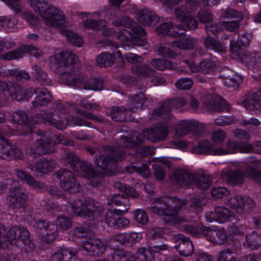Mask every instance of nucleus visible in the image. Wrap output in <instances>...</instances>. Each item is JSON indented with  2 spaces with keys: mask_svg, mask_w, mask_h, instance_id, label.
Returning <instances> with one entry per match:
<instances>
[{
  "mask_svg": "<svg viewBox=\"0 0 261 261\" xmlns=\"http://www.w3.org/2000/svg\"><path fill=\"white\" fill-rule=\"evenodd\" d=\"M185 204L184 201L176 197H159L152 199V205L148 209L159 216H164L163 221L166 224L174 225L188 221L185 217L177 216Z\"/></svg>",
  "mask_w": 261,
  "mask_h": 261,
  "instance_id": "obj_1",
  "label": "nucleus"
},
{
  "mask_svg": "<svg viewBox=\"0 0 261 261\" xmlns=\"http://www.w3.org/2000/svg\"><path fill=\"white\" fill-rule=\"evenodd\" d=\"M50 60L55 72L60 75L61 82L69 86L80 71L77 56L70 51H59L50 57Z\"/></svg>",
  "mask_w": 261,
  "mask_h": 261,
  "instance_id": "obj_2",
  "label": "nucleus"
},
{
  "mask_svg": "<svg viewBox=\"0 0 261 261\" xmlns=\"http://www.w3.org/2000/svg\"><path fill=\"white\" fill-rule=\"evenodd\" d=\"M28 3L48 27L64 28L68 25L61 10L48 4L45 0H27Z\"/></svg>",
  "mask_w": 261,
  "mask_h": 261,
  "instance_id": "obj_3",
  "label": "nucleus"
},
{
  "mask_svg": "<svg viewBox=\"0 0 261 261\" xmlns=\"http://www.w3.org/2000/svg\"><path fill=\"white\" fill-rule=\"evenodd\" d=\"M41 115L44 122L60 130L66 129L68 125L92 127L85 119L66 114L65 108L60 105H57L53 112H45Z\"/></svg>",
  "mask_w": 261,
  "mask_h": 261,
  "instance_id": "obj_4",
  "label": "nucleus"
},
{
  "mask_svg": "<svg viewBox=\"0 0 261 261\" xmlns=\"http://www.w3.org/2000/svg\"><path fill=\"white\" fill-rule=\"evenodd\" d=\"M36 135H39L38 139L34 146H31L28 150V153L34 158L40 155L51 153L54 151L53 143L62 144L69 146H73V141L66 140L63 136H56L49 132L37 133Z\"/></svg>",
  "mask_w": 261,
  "mask_h": 261,
  "instance_id": "obj_5",
  "label": "nucleus"
},
{
  "mask_svg": "<svg viewBox=\"0 0 261 261\" xmlns=\"http://www.w3.org/2000/svg\"><path fill=\"white\" fill-rule=\"evenodd\" d=\"M99 151L101 154L95 157L94 163L109 174H112L116 169L118 161L124 159L125 156L123 150L110 145L101 146Z\"/></svg>",
  "mask_w": 261,
  "mask_h": 261,
  "instance_id": "obj_6",
  "label": "nucleus"
},
{
  "mask_svg": "<svg viewBox=\"0 0 261 261\" xmlns=\"http://www.w3.org/2000/svg\"><path fill=\"white\" fill-rule=\"evenodd\" d=\"M170 179L181 187H187L194 184L201 190L207 189L212 182L211 178L208 175L193 173L185 169L176 170L170 176Z\"/></svg>",
  "mask_w": 261,
  "mask_h": 261,
  "instance_id": "obj_7",
  "label": "nucleus"
},
{
  "mask_svg": "<svg viewBox=\"0 0 261 261\" xmlns=\"http://www.w3.org/2000/svg\"><path fill=\"white\" fill-rule=\"evenodd\" d=\"M9 244H15L28 252L35 248L34 243L30 239L29 231L24 227L16 226L9 230L6 238L4 236L0 237V247L7 248Z\"/></svg>",
  "mask_w": 261,
  "mask_h": 261,
  "instance_id": "obj_8",
  "label": "nucleus"
},
{
  "mask_svg": "<svg viewBox=\"0 0 261 261\" xmlns=\"http://www.w3.org/2000/svg\"><path fill=\"white\" fill-rule=\"evenodd\" d=\"M71 208L75 215L89 220L93 219L95 215L104 211L101 204L91 199H86L84 201L81 199L75 200L72 203Z\"/></svg>",
  "mask_w": 261,
  "mask_h": 261,
  "instance_id": "obj_9",
  "label": "nucleus"
},
{
  "mask_svg": "<svg viewBox=\"0 0 261 261\" xmlns=\"http://www.w3.org/2000/svg\"><path fill=\"white\" fill-rule=\"evenodd\" d=\"M254 167H248V165H246V169L244 170H233L232 169L226 168L224 169L220 174L221 177L223 180L227 184L232 185L233 186H238L243 184L245 175L246 173L252 178L250 175L249 172L250 169L256 170V168H261V162H256L254 163Z\"/></svg>",
  "mask_w": 261,
  "mask_h": 261,
  "instance_id": "obj_10",
  "label": "nucleus"
},
{
  "mask_svg": "<svg viewBox=\"0 0 261 261\" xmlns=\"http://www.w3.org/2000/svg\"><path fill=\"white\" fill-rule=\"evenodd\" d=\"M186 100L184 97H176L172 100L165 101L160 108L154 111L151 118L160 120L161 122H165L171 120L172 115L170 111L173 109H178L185 106Z\"/></svg>",
  "mask_w": 261,
  "mask_h": 261,
  "instance_id": "obj_11",
  "label": "nucleus"
},
{
  "mask_svg": "<svg viewBox=\"0 0 261 261\" xmlns=\"http://www.w3.org/2000/svg\"><path fill=\"white\" fill-rule=\"evenodd\" d=\"M227 205L237 213L243 215L248 210H252L255 206L253 200L247 196H235L227 201Z\"/></svg>",
  "mask_w": 261,
  "mask_h": 261,
  "instance_id": "obj_12",
  "label": "nucleus"
},
{
  "mask_svg": "<svg viewBox=\"0 0 261 261\" xmlns=\"http://www.w3.org/2000/svg\"><path fill=\"white\" fill-rule=\"evenodd\" d=\"M60 186L65 191L70 193L79 192L80 185L74 178L73 173L66 169H61L58 173Z\"/></svg>",
  "mask_w": 261,
  "mask_h": 261,
  "instance_id": "obj_13",
  "label": "nucleus"
},
{
  "mask_svg": "<svg viewBox=\"0 0 261 261\" xmlns=\"http://www.w3.org/2000/svg\"><path fill=\"white\" fill-rule=\"evenodd\" d=\"M191 13L187 8V6L182 5L176 8L175 14L176 19L182 22V24L178 25V27L181 28L179 30L188 31L194 30L197 28V22L190 15Z\"/></svg>",
  "mask_w": 261,
  "mask_h": 261,
  "instance_id": "obj_14",
  "label": "nucleus"
},
{
  "mask_svg": "<svg viewBox=\"0 0 261 261\" xmlns=\"http://www.w3.org/2000/svg\"><path fill=\"white\" fill-rule=\"evenodd\" d=\"M34 228L37 233L46 239L47 243L52 242L58 236L57 226L46 220L39 219L36 221Z\"/></svg>",
  "mask_w": 261,
  "mask_h": 261,
  "instance_id": "obj_15",
  "label": "nucleus"
},
{
  "mask_svg": "<svg viewBox=\"0 0 261 261\" xmlns=\"http://www.w3.org/2000/svg\"><path fill=\"white\" fill-rule=\"evenodd\" d=\"M81 248L93 256H99L103 254L107 247V242L98 238H90L82 242Z\"/></svg>",
  "mask_w": 261,
  "mask_h": 261,
  "instance_id": "obj_16",
  "label": "nucleus"
},
{
  "mask_svg": "<svg viewBox=\"0 0 261 261\" xmlns=\"http://www.w3.org/2000/svg\"><path fill=\"white\" fill-rule=\"evenodd\" d=\"M69 86L94 90H101L102 88V84L99 79H88L85 74L80 71L76 74Z\"/></svg>",
  "mask_w": 261,
  "mask_h": 261,
  "instance_id": "obj_17",
  "label": "nucleus"
},
{
  "mask_svg": "<svg viewBox=\"0 0 261 261\" xmlns=\"http://www.w3.org/2000/svg\"><path fill=\"white\" fill-rule=\"evenodd\" d=\"M22 152L15 145L10 144L9 141L0 132V158L4 159H21Z\"/></svg>",
  "mask_w": 261,
  "mask_h": 261,
  "instance_id": "obj_18",
  "label": "nucleus"
},
{
  "mask_svg": "<svg viewBox=\"0 0 261 261\" xmlns=\"http://www.w3.org/2000/svg\"><path fill=\"white\" fill-rule=\"evenodd\" d=\"M175 130L177 136L182 137L190 132L195 134H200L203 130V126L202 124L195 120H184L175 124Z\"/></svg>",
  "mask_w": 261,
  "mask_h": 261,
  "instance_id": "obj_19",
  "label": "nucleus"
},
{
  "mask_svg": "<svg viewBox=\"0 0 261 261\" xmlns=\"http://www.w3.org/2000/svg\"><path fill=\"white\" fill-rule=\"evenodd\" d=\"M203 236L211 243L223 245L227 243L228 237L225 229L216 227H205L203 230Z\"/></svg>",
  "mask_w": 261,
  "mask_h": 261,
  "instance_id": "obj_20",
  "label": "nucleus"
},
{
  "mask_svg": "<svg viewBox=\"0 0 261 261\" xmlns=\"http://www.w3.org/2000/svg\"><path fill=\"white\" fill-rule=\"evenodd\" d=\"M28 195L24 189L15 188L12 189L8 197L10 206L12 208H24L28 201Z\"/></svg>",
  "mask_w": 261,
  "mask_h": 261,
  "instance_id": "obj_21",
  "label": "nucleus"
},
{
  "mask_svg": "<svg viewBox=\"0 0 261 261\" xmlns=\"http://www.w3.org/2000/svg\"><path fill=\"white\" fill-rule=\"evenodd\" d=\"M169 126L167 124H159L150 129H144L142 135L148 140L156 142L164 140L168 135Z\"/></svg>",
  "mask_w": 261,
  "mask_h": 261,
  "instance_id": "obj_22",
  "label": "nucleus"
},
{
  "mask_svg": "<svg viewBox=\"0 0 261 261\" xmlns=\"http://www.w3.org/2000/svg\"><path fill=\"white\" fill-rule=\"evenodd\" d=\"M205 109L211 113H219L223 111H229L228 103L220 96H208L204 101Z\"/></svg>",
  "mask_w": 261,
  "mask_h": 261,
  "instance_id": "obj_23",
  "label": "nucleus"
},
{
  "mask_svg": "<svg viewBox=\"0 0 261 261\" xmlns=\"http://www.w3.org/2000/svg\"><path fill=\"white\" fill-rule=\"evenodd\" d=\"M174 239L177 243L175 248L180 255L188 257L193 254L194 246L190 238L181 234H177L174 236Z\"/></svg>",
  "mask_w": 261,
  "mask_h": 261,
  "instance_id": "obj_24",
  "label": "nucleus"
},
{
  "mask_svg": "<svg viewBox=\"0 0 261 261\" xmlns=\"http://www.w3.org/2000/svg\"><path fill=\"white\" fill-rule=\"evenodd\" d=\"M188 66L192 72H199L203 74L212 73L216 68V64L210 59H205L200 62L199 64L189 61H184Z\"/></svg>",
  "mask_w": 261,
  "mask_h": 261,
  "instance_id": "obj_25",
  "label": "nucleus"
},
{
  "mask_svg": "<svg viewBox=\"0 0 261 261\" xmlns=\"http://www.w3.org/2000/svg\"><path fill=\"white\" fill-rule=\"evenodd\" d=\"M122 213L117 211H108L105 216L106 222L111 227L118 229L128 226L130 221L129 219L122 217Z\"/></svg>",
  "mask_w": 261,
  "mask_h": 261,
  "instance_id": "obj_26",
  "label": "nucleus"
},
{
  "mask_svg": "<svg viewBox=\"0 0 261 261\" xmlns=\"http://www.w3.org/2000/svg\"><path fill=\"white\" fill-rule=\"evenodd\" d=\"M27 52H29L31 55L38 57L41 55V51L37 50L33 46L24 45L21 47L14 49L4 55V58L7 60L18 59L24 56Z\"/></svg>",
  "mask_w": 261,
  "mask_h": 261,
  "instance_id": "obj_27",
  "label": "nucleus"
},
{
  "mask_svg": "<svg viewBox=\"0 0 261 261\" xmlns=\"http://www.w3.org/2000/svg\"><path fill=\"white\" fill-rule=\"evenodd\" d=\"M242 61L254 71H261V51L247 52L241 57Z\"/></svg>",
  "mask_w": 261,
  "mask_h": 261,
  "instance_id": "obj_28",
  "label": "nucleus"
},
{
  "mask_svg": "<svg viewBox=\"0 0 261 261\" xmlns=\"http://www.w3.org/2000/svg\"><path fill=\"white\" fill-rule=\"evenodd\" d=\"M146 100L147 98L143 92L129 96L127 101V108L129 112H137L143 109Z\"/></svg>",
  "mask_w": 261,
  "mask_h": 261,
  "instance_id": "obj_29",
  "label": "nucleus"
},
{
  "mask_svg": "<svg viewBox=\"0 0 261 261\" xmlns=\"http://www.w3.org/2000/svg\"><path fill=\"white\" fill-rule=\"evenodd\" d=\"M106 113L116 121L130 120V113L127 108L124 107H113L108 110Z\"/></svg>",
  "mask_w": 261,
  "mask_h": 261,
  "instance_id": "obj_30",
  "label": "nucleus"
},
{
  "mask_svg": "<svg viewBox=\"0 0 261 261\" xmlns=\"http://www.w3.org/2000/svg\"><path fill=\"white\" fill-rule=\"evenodd\" d=\"M240 27V24L238 21H223L221 26L213 24L211 25H206L205 29L206 32L215 33L219 31L225 30L228 32H236Z\"/></svg>",
  "mask_w": 261,
  "mask_h": 261,
  "instance_id": "obj_31",
  "label": "nucleus"
},
{
  "mask_svg": "<svg viewBox=\"0 0 261 261\" xmlns=\"http://www.w3.org/2000/svg\"><path fill=\"white\" fill-rule=\"evenodd\" d=\"M109 205H115L120 207L118 210H115L113 211L119 212L122 214L126 213L129 209L130 204L128 198H125L120 194H114L109 198L108 201Z\"/></svg>",
  "mask_w": 261,
  "mask_h": 261,
  "instance_id": "obj_32",
  "label": "nucleus"
},
{
  "mask_svg": "<svg viewBox=\"0 0 261 261\" xmlns=\"http://www.w3.org/2000/svg\"><path fill=\"white\" fill-rule=\"evenodd\" d=\"M109 205H115L120 207L118 210H115L113 211L119 212L122 214L126 213L129 209L130 204L128 198H125L120 194H114L109 198L108 201Z\"/></svg>",
  "mask_w": 261,
  "mask_h": 261,
  "instance_id": "obj_33",
  "label": "nucleus"
},
{
  "mask_svg": "<svg viewBox=\"0 0 261 261\" xmlns=\"http://www.w3.org/2000/svg\"><path fill=\"white\" fill-rule=\"evenodd\" d=\"M136 18L139 22L144 25H151L158 22L159 16L155 12L149 11L147 10L139 11L138 12Z\"/></svg>",
  "mask_w": 261,
  "mask_h": 261,
  "instance_id": "obj_34",
  "label": "nucleus"
},
{
  "mask_svg": "<svg viewBox=\"0 0 261 261\" xmlns=\"http://www.w3.org/2000/svg\"><path fill=\"white\" fill-rule=\"evenodd\" d=\"M252 39L251 34H239L237 40L230 42V50L232 53L237 54L241 46L248 45Z\"/></svg>",
  "mask_w": 261,
  "mask_h": 261,
  "instance_id": "obj_35",
  "label": "nucleus"
},
{
  "mask_svg": "<svg viewBox=\"0 0 261 261\" xmlns=\"http://www.w3.org/2000/svg\"><path fill=\"white\" fill-rule=\"evenodd\" d=\"M34 92L37 94L35 100L32 102L34 108H38L48 103L51 99L50 95L48 90L44 88H37Z\"/></svg>",
  "mask_w": 261,
  "mask_h": 261,
  "instance_id": "obj_36",
  "label": "nucleus"
},
{
  "mask_svg": "<svg viewBox=\"0 0 261 261\" xmlns=\"http://www.w3.org/2000/svg\"><path fill=\"white\" fill-rule=\"evenodd\" d=\"M179 35L178 39L172 42L173 46L181 49H191L195 45L196 41L191 38L187 37L184 34Z\"/></svg>",
  "mask_w": 261,
  "mask_h": 261,
  "instance_id": "obj_37",
  "label": "nucleus"
},
{
  "mask_svg": "<svg viewBox=\"0 0 261 261\" xmlns=\"http://www.w3.org/2000/svg\"><path fill=\"white\" fill-rule=\"evenodd\" d=\"M76 254L67 249H59L51 256L50 261H72Z\"/></svg>",
  "mask_w": 261,
  "mask_h": 261,
  "instance_id": "obj_38",
  "label": "nucleus"
},
{
  "mask_svg": "<svg viewBox=\"0 0 261 261\" xmlns=\"http://www.w3.org/2000/svg\"><path fill=\"white\" fill-rule=\"evenodd\" d=\"M17 177L21 180L25 182L29 185L35 188H43V184L36 180L31 175L19 169L15 170Z\"/></svg>",
  "mask_w": 261,
  "mask_h": 261,
  "instance_id": "obj_39",
  "label": "nucleus"
},
{
  "mask_svg": "<svg viewBox=\"0 0 261 261\" xmlns=\"http://www.w3.org/2000/svg\"><path fill=\"white\" fill-rule=\"evenodd\" d=\"M242 105L247 110H256L261 107V100L257 94L253 93L245 96Z\"/></svg>",
  "mask_w": 261,
  "mask_h": 261,
  "instance_id": "obj_40",
  "label": "nucleus"
},
{
  "mask_svg": "<svg viewBox=\"0 0 261 261\" xmlns=\"http://www.w3.org/2000/svg\"><path fill=\"white\" fill-rule=\"evenodd\" d=\"M141 143V139L139 137L138 134L136 132L133 133L129 137L121 136L119 141L120 146L125 148L134 147Z\"/></svg>",
  "mask_w": 261,
  "mask_h": 261,
  "instance_id": "obj_41",
  "label": "nucleus"
},
{
  "mask_svg": "<svg viewBox=\"0 0 261 261\" xmlns=\"http://www.w3.org/2000/svg\"><path fill=\"white\" fill-rule=\"evenodd\" d=\"M230 72L228 69L223 70L220 75V77L224 79L223 83L226 87L237 88L243 82L242 77L238 74H234L232 77L229 75H225L224 71Z\"/></svg>",
  "mask_w": 261,
  "mask_h": 261,
  "instance_id": "obj_42",
  "label": "nucleus"
},
{
  "mask_svg": "<svg viewBox=\"0 0 261 261\" xmlns=\"http://www.w3.org/2000/svg\"><path fill=\"white\" fill-rule=\"evenodd\" d=\"M113 24L116 26L131 27L133 33H145V32L143 27L134 23L133 20L128 17H123L120 20L114 21Z\"/></svg>",
  "mask_w": 261,
  "mask_h": 261,
  "instance_id": "obj_43",
  "label": "nucleus"
},
{
  "mask_svg": "<svg viewBox=\"0 0 261 261\" xmlns=\"http://www.w3.org/2000/svg\"><path fill=\"white\" fill-rule=\"evenodd\" d=\"M132 71L134 74L144 77H150L155 73L149 65L145 64L134 65L132 67Z\"/></svg>",
  "mask_w": 261,
  "mask_h": 261,
  "instance_id": "obj_44",
  "label": "nucleus"
},
{
  "mask_svg": "<svg viewBox=\"0 0 261 261\" xmlns=\"http://www.w3.org/2000/svg\"><path fill=\"white\" fill-rule=\"evenodd\" d=\"M215 210L217 214L218 222L219 223L236 219L233 212L224 206H217Z\"/></svg>",
  "mask_w": 261,
  "mask_h": 261,
  "instance_id": "obj_45",
  "label": "nucleus"
},
{
  "mask_svg": "<svg viewBox=\"0 0 261 261\" xmlns=\"http://www.w3.org/2000/svg\"><path fill=\"white\" fill-rule=\"evenodd\" d=\"M246 241L249 247L258 249L261 247V233L254 231L246 236Z\"/></svg>",
  "mask_w": 261,
  "mask_h": 261,
  "instance_id": "obj_46",
  "label": "nucleus"
},
{
  "mask_svg": "<svg viewBox=\"0 0 261 261\" xmlns=\"http://www.w3.org/2000/svg\"><path fill=\"white\" fill-rule=\"evenodd\" d=\"M115 57L108 53H102L96 58V64L100 67H109L113 65Z\"/></svg>",
  "mask_w": 261,
  "mask_h": 261,
  "instance_id": "obj_47",
  "label": "nucleus"
},
{
  "mask_svg": "<svg viewBox=\"0 0 261 261\" xmlns=\"http://www.w3.org/2000/svg\"><path fill=\"white\" fill-rule=\"evenodd\" d=\"M213 149V145L212 143L207 140H203L198 142L197 146L193 147L192 150L193 153L212 154Z\"/></svg>",
  "mask_w": 261,
  "mask_h": 261,
  "instance_id": "obj_48",
  "label": "nucleus"
},
{
  "mask_svg": "<svg viewBox=\"0 0 261 261\" xmlns=\"http://www.w3.org/2000/svg\"><path fill=\"white\" fill-rule=\"evenodd\" d=\"M150 64L153 68L159 70H173L176 68L175 65L165 59H155L152 60Z\"/></svg>",
  "mask_w": 261,
  "mask_h": 261,
  "instance_id": "obj_49",
  "label": "nucleus"
},
{
  "mask_svg": "<svg viewBox=\"0 0 261 261\" xmlns=\"http://www.w3.org/2000/svg\"><path fill=\"white\" fill-rule=\"evenodd\" d=\"M55 166L56 163L53 160H42L36 163L35 168L38 172L45 174L52 171Z\"/></svg>",
  "mask_w": 261,
  "mask_h": 261,
  "instance_id": "obj_50",
  "label": "nucleus"
},
{
  "mask_svg": "<svg viewBox=\"0 0 261 261\" xmlns=\"http://www.w3.org/2000/svg\"><path fill=\"white\" fill-rule=\"evenodd\" d=\"M70 234L77 238H85L87 239L93 236L91 231L84 226H80L74 228L70 231Z\"/></svg>",
  "mask_w": 261,
  "mask_h": 261,
  "instance_id": "obj_51",
  "label": "nucleus"
},
{
  "mask_svg": "<svg viewBox=\"0 0 261 261\" xmlns=\"http://www.w3.org/2000/svg\"><path fill=\"white\" fill-rule=\"evenodd\" d=\"M107 22L103 20L95 21L92 19H88L83 22V25L84 28L92 29L94 31H101L106 26Z\"/></svg>",
  "mask_w": 261,
  "mask_h": 261,
  "instance_id": "obj_52",
  "label": "nucleus"
},
{
  "mask_svg": "<svg viewBox=\"0 0 261 261\" xmlns=\"http://www.w3.org/2000/svg\"><path fill=\"white\" fill-rule=\"evenodd\" d=\"M220 17L221 19L239 18L242 19L243 15L238 11L231 8H227L222 10Z\"/></svg>",
  "mask_w": 261,
  "mask_h": 261,
  "instance_id": "obj_53",
  "label": "nucleus"
},
{
  "mask_svg": "<svg viewBox=\"0 0 261 261\" xmlns=\"http://www.w3.org/2000/svg\"><path fill=\"white\" fill-rule=\"evenodd\" d=\"M205 226H198L195 225L185 224L182 226V230L194 236H203V230Z\"/></svg>",
  "mask_w": 261,
  "mask_h": 261,
  "instance_id": "obj_54",
  "label": "nucleus"
},
{
  "mask_svg": "<svg viewBox=\"0 0 261 261\" xmlns=\"http://www.w3.org/2000/svg\"><path fill=\"white\" fill-rule=\"evenodd\" d=\"M12 121L19 124H24V127H27V124L28 120L27 114L23 111H16L12 116Z\"/></svg>",
  "mask_w": 261,
  "mask_h": 261,
  "instance_id": "obj_55",
  "label": "nucleus"
},
{
  "mask_svg": "<svg viewBox=\"0 0 261 261\" xmlns=\"http://www.w3.org/2000/svg\"><path fill=\"white\" fill-rule=\"evenodd\" d=\"M13 91H11V96L12 99L17 101H21L24 100L26 96L27 93L23 88L18 85H14L12 87Z\"/></svg>",
  "mask_w": 261,
  "mask_h": 261,
  "instance_id": "obj_56",
  "label": "nucleus"
},
{
  "mask_svg": "<svg viewBox=\"0 0 261 261\" xmlns=\"http://www.w3.org/2000/svg\"><path fill=\"white\" fill-rule=\"evenodd\" d=\"M67 42L70 44L81 47L84 44L83 39L79 34H64Z\"/></svg>",
  "mask_w": 261,
  "mask_h": 261,
  "instance_id": "obj_57",
  "label": "nucleus"
},
{
  "mask_svg": "<svg viewBox=\"0 0 261 261\" xmlns=\"http://www.w3.org/2000/svg\"><path fill=\"white\" fill-rule=\"evenodd\" d=\"M181 28L178 26H174L172 22H164L160 24V25L156 28V31L158 33H177L178 30Z\"/></svg>",
  "mask_w": 261,
  "mask_h": 261,
  "instance_id": "obj_58",
  "label": "nucleus"
},
{
  "mask_svg": "<svg viewBox=\"0 0 261 261\" xmlns=\"http://www.w3.org/2000/svg\"><path fill=\"white\" fill-rule=\"evenodd\" d=\"M151 249H146L145 248H140L137 250L138 258L140 261H152L154 258Z\"/></svg>",
  "mask_w": 261,
  "mask_h": 261,
  "instance_id": "obj_59",
  "label": "nucleus"
},
{
  "mask_svg": "<svg viewBox=\"0 0 261 261\" xmlns=\"http://www.w3.org/2000/svg\"><path fill=\"white\" fill-rule=\"evenodd\" d=\"M218 261H237V260L230 249L225 248L219 253Z\"/></svg>",
  "mask_w": 261,
  "mask_h": 261,
  "instance_id": "obj_60",
  "label": "nucleus"
},
{
  "mask_svg": "<svg viewBox=\"0 0 261 261\" xmlns=\"http://www.w3.org/2000/svg\"><path fill=\"white\" fill-rule=\"evenodd\" d=\"M57 222L58 226L63 230L69 229L72 225V221L70 218L64 215L59 216Z\"/></svg>",
  "mask_w": 261,
  "mask_h": 261,
  "instance_id": "obj_61",
  "label": "nucleus"
},
{
  "mask_svg": "<svg viewBox=\"0 0 261 261\" xmlns=\"http://www.w3.org/2000/svg\"><path fill=\"white\" fill-rule=\"evenodd\" d=\"M103 175L104 174L102 172H97L95 170L93 173L90 174L86 178H87L89 185H91L93 187H96L101 182Z\"/></svg>",
  "mask_w": 261,
  "mask_h": 261,
  "instance_id": "obj_62",
  "label": "nucleus"
},
{
  "mask_svg": "<svg viewBox=\"0 0 261 261\" xmlns=\"http://www.w3.org/2000/svg\"><path fill=\"white\" fill-rule=\"evenodd\" d=\"M9 73L17 81H29L30 79L29 73L24 70L12 69L9 71Z\"/></svg>",
  "mask_w": 261,
  "mask_h": 261,
  "instance_id": "obj_63",
  "label": "nucleus"
},
{
  "mask_svg": "<svg viewBox=\"0 0 261 261\" xmlns=\"http://www.w3.org/2000/svg\"><path fill=\"white\" fill-rule=\"evenodd\" d=\"M197 17L202 23H209L213 20L212 12L206 9H201L197 13Z\"/></svg>",
  "mask_w": 261,
  "mask_h": 261,
  "instance_id": "obj_64",
  "label": "nucleus"
}]
</instances>
